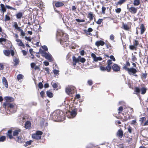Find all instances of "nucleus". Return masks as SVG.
I'll return each mask as SVG.
<instances>
[{"mask_svg": "<svg viewBox=\"0 0 148 148\" xmlns=\"http://www.w3.org/2000/svg\"><path fill=\"white\" fill-rule=\"evenodd\" d=\"M31 126L30 122L29 121H27L25 124V127L27 129H29Z\"/></svg>", "mask_w": 148, "mask_h": 148, "instance_id": "nucleus-19", "label": "nucleus"}, {"mask_svg": "<svg viewBox=\"0 0 148 148\" xmlns=\"http://www.w3.org/2000/svg\"><path fill=\"white\" fill-rule=\"evenodd\" d=\"M112 70L115 72H117L120 71L119 66L116 64H114L112 66Z\"/></svg>", "mask_w": 148, "mask_h": 148, "instance_id": "nucleus-7", "label": "nucleus"}, {"mask_svg": "<svg viewBox=\"0 0 148 148\" xmlns=\"http://www.w3.org/2000/svg\"><path fill=\"white\" fill-rule=\"evenodd\" d=\"M140 90L139 88L138 87H136L135 88V91L136 92L135 93V94H137L138 93H139L140 91Z\"/></svg>", "mask_w": 148, "mask_h": 148, "instance_id": "nucleus-34", "label": "nucleus"}, {"mask_svg": "<svg viewBox=\"0 0 148 148\" xmlns=\"http://www.w3.org/2000/svg\"><path fill=\"white\" fill-rule=\"evenodd\" d=\"M3 105L5 107L7 106L8 108H13L14 107V105L13 104L8 102L4 103L3 104Z\"/></svg>", "mask_w": 148, "mask_h": 148, "instance_id": "nucleus-9", "label": "nucleus"}, {"mask_svg": "<svg viewBox=\"0 0 148 148\" xmlns=\"http://www.w3.org/2000/svg\"><path fill=\"white\" fill-rule=\"evenodd\" d=\"M123 110V108L121 106L119 107V108L118 109V111L119 112H118L119 114L120 113H121L122 112V111Z\"/></svg>", "mask_w": 148, "mask_h": 148, "instance_id": "nucleus-48", "label": "nucleus"}, {"mask_svg": "<svg viewBox=\"0 0 148 148\" xmlns=\"http://www.w3.org/2000/svg\"><path fill=\"white\" fill-rule=\"evenodd\" d=\"M42 48L45 51H47L48 50V48L47 46L46 45H44L42 47Z\"/></svg>", "mask_w": 148, "mask_h": 148, "instance_id": "nucleus-54", "label": "nucleus"}, {"mask_svg": "<svg viewBox=\"0 0 148 148\" xmlns=\"http://www.w3.org/2000/svg\"><path fill=\"white\" fill-rule=\"evenodd\" d=\"M32 137L33 138L36 140L40 139L41 138V136H39L36 134H32Z\"/></svg>", "mask_w": 148, "mask_h": 148, "instance_id": "nucleus-16", "label": "nucleus"}, {"mask_svg": "<svg viewBox=\"0 0 148 148\" xmlns=\"http://www.w3.org/2000/svg\"><path fill=\"white\" fill-rule=\"evenodd\" d=\"M68 39V36L66 34H63L60 40V44L63 45V47H67L68 45V43H66Z\"/></svg>", "mask_w": 148, "mask_h": 148, "instance_id": "nucleus-3", "label": "nucleus"}, {"mask_svg": "<svg viewBox=\"0 0 148 148\" xmlns=\"http://www.w3.org/2000/svg\"><path fill=\"white\" fill-rule=\"evenodd\" d=\"M108 65H110L112 64V60H109L107 61Z\"/></svg>", "mask_w": 148, "mask_h": 148, "instance_id": "nucleus-57", "label": "nucleus"}, {"mask_svg": "<svg viewBox=\"0 0 148 148\" xmlns=\"http://www.w3.org/2000/svg\"><path fill=\"white\" fill-rule=\"evenodd\" d=\"M106 10V8L105 7L103 6L102 8V13L103 14L105 13V11Z\"/></svg>", "mask_w": 148, "mask_h": 148, "instance_id": "nucleus-50", "label": "nucleus"}, {"mask_svg": "<svg viewBox=\"0 0 148 148\" xmlns=\"http://www.w3.org/2000/svg\"><path fill=\"white\" fill-rule=\"evenodd\" d=\"M79 62H80L82 63H84L86 61L85 59L83 58H81L80 56H79Z\"/></svg>", "mask_w": 148, "mask_h": 148, "instance_id": "nucleus-30", "label": "nucleus"}, {"mask_svg": "<svg viewBox=\"0 0 148 148\" xmlns=\"http://www.w3.org/2000/svg\"><path fill=\"white\" fill-rule=\"evenodd\" d=\"M2 82L3 84L7 88L8 87V85L7 81L6 78L4 77H3Z\"/></svg>", "mask_w": 148, "mask_h": 148, "instance_id": "nucleus-10", "label": "nucleus"}, {"mask_svg": "<svg viewBox=\"0 0 148 148\" xmlns=\"http://www.w3.org/2000/svg\"><path fill=\"white\" fill-rule=\"evenodd\" d=\"M105 68L106 67L102 66H101L100 67V70L102 71H104L106 70Z\"/></svg>", "mask_w": 148, "mask_h": 148, "instance_id": "nucleus-53", "label": "nucleus"}, {"mask_svg": "<svg viewBox=\"0 0 148 148\" xmlns=\"http://www.w3.org/2000/svg\"><path fill=\"white\" fill-rule=\"evenodd\" d=\"M52 116L53 119L56 121H61L64 120V116L63 112L59 110L54 112L52 114Z\"/></svg>", "mask_w": 148, "mask_h": 148, "instance_id": "nucleus-1", "label": "nucleus"}, {"mask_svg": "<svg viewBox=\"0 0 148 148\" xmlns=\"http://www.w3.org/2000/svg\"><path fill=\"white\" fill-rule=\"evenodd\" d=\"M64 4L62 2L58 1L55 3V5L57 7H61L64 5Z\"/></svg>", "mask_w": 148, "mask_h": 148, "instance_id": "nucleus-12", "label": "nucleus"}, {"mask_svg": "<svg viewBox=\"0 0 148 148\" xmlns=\"http://www.w3.org/2000/svg\"><path fill=\"white\" fill-rule=\"evenodd\" d=\"M36 64L34 63H32L31 64V66L32 68H34Z\"/></svg>", "mask_w": 148, "mask_h": 148, "instance_id": "nucleus-64", "label": "nucleus"}, {"mask_svg": "<svg viewBox=\"0 0 148 148\" xmlns=\"http://www.w3.org/2000/svg\"><path fill=\"white\" fill-rule=\"evenodd\" d=\"M10 20V18L9 16L6 15L5 16V21H8Z\"/></svg>", "mask_w": 148, "mask_h": 148, "instance_id": "nucleus-43", "label": "nucleus"}, {"mask_svg": "<svg viewBox=\"0 0 148 148\" xmlns=\"http://www.w3.org/2000/svg\"><path fill=\"white\" fill-rule=\"evenodd\" d=\"M127 0H120L119 1L116 3V5H121L125 2Z\"/></svg>", "mask_w": 148, "mask_h": 148, "instance_id": "nucleus-29", "label": "nucleus"}, {"mask_svg": "<svg viewBox=\"0 0 148 148\" xmlns=\"http://www.w3.org/2000/svg\"><path fill=\"white\" fill-rule=\"evenodd\" d=\"M134 44L135 46H137L139 44V43L137 40H135L134 42Z\"/></svg>", "mask_w": 148, "mask_h": 148, "instance_id": "nucleus-62", "label": "nucleus"}, {"mask_svg": "<svg viewBox=\"0 0 148 148\" xmlns=\"http://www.w3.org/2000/svg\"><path fill=\"white\" fill-rule=\"evenodd\" d=\"M32 142V141L31 140H30L29 141H27L26 142V143H25L24 145V146L26 147L28 145H30L31 144Z\"/></svg>", "mask_w": 148, "mask_h": 148, "instance_id": "nucleus-31", "label": "nucleus"}, {"mask_svg": "<svg viewBox=\"0 0 148 148\" xmlns=\"http://www.w3.org/2000/svg\"><path fill=\"white\" fill-rule=\"evenodd\" d=\"M23 75L21 74H19L17 76V79L18 81L23 79Z\"/></svg>", "mask_w": 148, "mask_h": 148, "instance_id": "nucleus-33", "label": "nucleus"}, {"mask_svg": "<svg viewBox=\"0 0 148 148\" xmlns=\"http://www.w3.org/2000/svg\"><path fill=\"white\" fill-rule=\"evenodd\" d=\"M105 42L102 40L97 41L95 43V45L97 46H99L100 45L103 46Z\"/></svg>", "mask_w": 148, "mask_h": 148, "instance_id": "nucleus-13", "label": "nucleus"}, {"mask_svg": "<svg viewBox=\"0 0 148 148\" xmlns=\"http://www.w3.org/2000/svg\"><path fill=\"white\" fill-rule=\"evenodd\" d=\"M88 84L91 86L93 84V82L92 80H89L88 81Z\"/></svg>", "mask_w": 148, "mask_h": 148, "instance_id": "nucleus-58", "label": "nucleus"}, {"mask_svg": "<svg viewBox=\"0 0 148 148\" xmlns=\"http://www.w3.org/2000/svg\"><path fill=\"white\" fill-rule=\"evenodd\" d=\"M103 20L102 19H99L96 23L98 24H100L102 21Z\"/></svg>", "mask_w": 148, "mask_h": 148, "instance_id": "nucleus-49", "label": "nucleus"}, {"mask_svg": "<svg viewBox=\"0 0 148 148\" xmlns=\"http://www.w3.org/2000/svg\"><path fill=\"white\" fill-rule=\"evenodd\" d=\"M4 54L6 56H8L10 54V51L9 50H5L3 51Z\"/></svg>", "mask_w": 148, "mask_h": 148, "instance_id": "nucleus-23", "label": "nucleus"}, {"mask_svg": "<svg viewBox=\"0 0 148 148\" xmlns=\"http://www.w3.org/2000/svg\"><path fill=\"white\" fill-rule=\"evenodd\" d=\"M88 17L89 18L90 21L93 19V14L92 12H90L88 14Z\"/></svg>", "mask_w": 148, "mask_h": 148, "instance_id": "nucleus-26", "label": "nucleus"}, {"mask_svg": "<svg viewBox=\"0 0 148 148\" xmlns=\"http://www.w3.org/2000/svg\"><path fill=\"white\" fill-rule=\"evenodd\" d=\"M70 115L68 116L69 118H73L75 116L77 113L76 110H72L71 111L69 112Z\"/></svg>", "mask_w": 148, "mask_h": 148, "instance_id": "nucleus-6", "label": "nucleus"}, {"mask_svg": "<svg viewBox=\"0 0 148 148\" xmlns=\"http://www.w3.org/2000/svg\"><path fill=\"white\" fill-rule=\"evenodd\" d=\"M42 132L40 131H36V134L39 136H41V135L42 134Z\"/></svg>", "mask_w": 148, "mask_h": 148, "instance_id": "nucleus-39", "label": "nucleus"}, {"mask_svg": "<svg viewBox=\"0 0 148 148\" xmlns=\"http://www.w3.org/2000/svg\"><path fill=\"white\" fill-rule=\"evenodd\" d=\"M128 131L130 133H131L132 132V128L130 127H129L128 128Z\"/></svg>", "mask_w": 148, "mask_h": 148, "instance_id": "nucleus-63", "label": "nucleus"}, {"mask_svg": "<svg viewBox=\"0 0 148 148\" xmlns=\"http://www.w3.org/2000/svg\"><path fill=\"white\" fill-rule=\"evenodd\" d=\"M39 53L42 56L48 60L49 62H52L53 61V59L50 53H47L40 49L39 50Z\"/></svg>", "mask_w": 148, "mask_h": 148, "instance_id": "nucleus-2", "label": "nucleus"}, {"mask_svg": "<svg viewBox=\"0 0 148 148\" xmlns=\"http://www.w3.org/2000/svg\"><path fill=\"white\" fill-rule=\"evenodd\" d=\"M21 34L20 36H21L22 37H23L25 35V33L23 31V30H22V31H21Z\"/></svg>", "mask_w": 148, "mask_h": 148, "instance_id": "nucleus-56", "label": "nucleus"}, {"mask_svg": "<svg viewBox=\"0 0 148 148\" xmlns=\"http://www.w3.org/2000/svg\"><path fill=\"white\" fill-rule=\"evenodd\" d=\"M147 90V89L146 88L144 87H142L140 89L141 94L142 95L145 94Z\"/></svg>", "mask_w": 148, "mask_h": 148, "instance_id": "nucleus-21", "label": "nucleus"}, {"mask_svg": "<svg viewBox=\"0 0 148 148\" xmlns=\"http://www.w3.org/2000/svg\"><path fill=\"white\" fill-rule=\"evenodd\" d=\"M123 131L121 130H119L117 132V134L118 136L121 137H122L123 135Z\"/></svg>", "mask_w": 148, "mask_h": 148, "instance_id": "nucleus-25", "label": "nucleus"}, {"mask_svg": "<svg viewBox=\"0 0 148 148\" xmlns=\"http://www.w3.org/2000/svg\"><path fill=\"white\" fill-rule=\"evenodd\" d=\"M13 26L14 27V28L16 29H17L18 27V25H17V23L16 22H15L14 23V25H13Z\"/></svg>", "mask_w": 148, "mask_h": 148, "instance_id": "nucleus-55", "label": "nucleus"}, {"mask_svg": "<svg viewBox=\"0 0 148 148\" xmlns=\"http://www.w3.org/2000/svg\"><path fill=\"white\" fill-rule=\"evenodd\" d=\"M21 132V130L19 129H18L17 130H15L13 132V136H17Z\"/></svg>", "mask_w": 148, "mask_h": 148, "instance_id": "nucleus-17", "label": "nucleus"}, {"mask_svg": "<svg viewBox=\"0 0 148 148\" xmlns=\"http://www.w3.org/2000/svg\"><path fill=\"white\" fill-rule=\"evenodd\" d=\"M0 5L1 8V10L2 11L3 13L5 12L6 11V8L5 5L2 3H1Z\"/></svg>", "mask_w": 148, "mask_h": 148, "instance_id": "nucleus-20", "label": "nucleus"}, {"mask_svg": "<svg viewBox=\"0 0 148 148\" xmlns=\"http://www.w3.org/2000/svg\"><path fill=\"white\" fill-rule=\"evenodd\" d=\"M72 59L73 62H79V58H76V57L74 56H73Z\"/></svg>", "mask_w": 148, "mask_h": 148, "instance_id": "nucleus-37", "label": "nucleus"}, {"mask_svg": "<svg viewBox=\"0 0 148 148\" xmlns=\"http://www.w3.org/2000/svg\"><path fill=\"white\" fill-rule=\"evenodd\" d=\"M93 30L91 28L89 27L88 28L87 30H84V31L85 32H87L88 33H89L92 32V31Z\"/></svg>", "mask_w": 148, "mask_h": 148, "instance_id": "nucleus-40", "label": "nucleus"}, {"mask_svg": "<svg viewBox=\"0 0 148 148\" xmlns=\"http://www.w3.org/2000/svg\"><path fill=\"white\" fill-rule=\"evenodd\" d=\"M23 13L22 12H19L16 14V18L17 19H21L22 17Z\"/></svg>", "mask_w": 148, "mask_h": 148, "instance_id": "nucleus-18", "label": "nucleus"}, {"mask_svg": "<svg viewBox=\"0 0 148 148\" xmlns=\"http://www.w3.org/2000/svg\"><path fill=\"white\" fill-rule=\"evenodd\" d=\"M105 45L106 46L107 48H110V49L112 48V47L109 43H105Z\"/></svg>", "mask_w": 148, "mask_h": 148, "instance_id": "nucleus-41", "label": "nucleus"}, {"mask_svg": "<svg viewBox=\"0 0 148 148\" xmlns=\"http://www.w3.org/2000/svg\"><path fill=\"white\" fill-rule=\"evenodd\" d=\"M140 28L141 29V34H143L145 30V27L144 26V25L142 24L140 26Z\"/></svg>", "mask_w": 148, "mask_h": 148, "instance_id": "nucleus-22", "label": "nucleus"}, {"mask_svg": "<svg viewBox=\"0 0 148 148\" xmlns=\"http://www.w3.org/2000/svg\"><path fill=\"white\" fill-rule=\"evenodd\" d=\"M7 136H8L10 139H11L13 138V137L12 135V130H9L8 131Z\"/></svg>", "mask_w": 148, "mask_h": 148, "instance_id": "nucleus-15", "label": "nucleus"}, {"mask_svg": "<svg viewBox=\"0 0 148 148\" xmlns=\"http://www.w3.org/2000/svg\"><path fill=\"white\" fill-rule=\"evenodd\" d=\"M6 137L4 136H2L0 137V142H3L5 140Z\"/></svg>", "mask_w": 148, "mask_h": 148, "instance_id": "nucleus-36", "label": "nucleus"}, {"mask_svg": "<svg viewBox=\"0 0 148 148\" xmlns=\"http://www.w3.org/2000/svg\"><path fill=\"white\" fill-rule=\"evenodd\" d=\"M123 29L125 30H127L129 29L127 25L126 24H124V23H123Z\"/></svg>", "mask_w": 148, "mask_h": 148, "instance_id": "nucleus-38", "label": "nucleus"}, {"mask_svg": "<svg viewBox=\"0 0 148 148\" xmlns=\"http://www.w3.org/2000/svg\"><path fill=\"white\" fill-rule=\"evenodd\" d=\"M140 3V2L139 0H134L133 4L135 6H137Z\"/></svg>", "mask_w": 148, "mask_h": 148, "instance_id": "nucleus-28", "label": "nucleus"}, {"mask_svg": "<svg viewBox=\"0 0 148 148\" xmlns=\"http://www.w3.org/2000/svg\"><path fill=\"white\" fill-rule=\"evenodd\" d=\"M75 91V88L71 86H68L65 89L66 93L69 95L74 93Z\"/></svg>", "mask_w": 148, "mask_h": 148, "instance_id": "nucleus-5", "label": "nucleus"}, {"mask_svg": "<svg viewBox=\"0 0 148 148\" xmlns=\"http://www.w3.org/2000/svg\"><path fill=\"white\" fill-rule=\"evenodd\" d=\"M110 58L113 61H115V60H116L115 59L113 56H112V55L110 56Z\"/></svg>", "mask_w": 148, "mask_h": 148, "instance_id": "nucleus-61", "label": "nucleus"}, {"mask_svg": "<svg viewBox=\"0 0 148 148\" xmlns=\"http://www.w3.org/2000/svg\"><path fill=\"white\" fill-rule=\"evenodd\" d=\"M102 60V58L100 57H95L94 58V60L95 62H97L98 60Z\"/></svg>", "mask_w": 148, "mask_h": 148, "instance_id": "nucleus-32", "label": "nucleus"}, {"mask_svg": "<svg viewBox=\"0 0 148 148\" xmlns=\"http://www.w3.org/2000/svg\"><path fill=\"white\" fill-rule=\"evenodd\" d=\"M13 61L15 62V64L14 65V66H16L18 64L19 62L18 59L17 58H15L14 60Z\"/></svg>", "mask_w": 148, "mask_h": 148, "instance_id": "nucleus-27", "label": "nucleus"}, {"mask_svg": "<svg viewBox=\"0 0 148 148\" xmlns=\"http://www.w3.org/2000/svg\"><path fill=\"white\" fill-rule=\"evenodd\" d=\"M130 65V63L128 61H127L126 62V63L125 65L124 66H126L127 67V66H129Z\"/></svg>", "mask_w": 148, "mask_h": 148, "instance_id": "nucleus-59", "label": "nucleus"}, {"mask_svg": "<svg viewBox=\"0 0 148 148\" xmlns=\"http://www.w3.org/2000/svg\"><path fill=\"white\" fill-rule=\"evenodd\" d=\"M121 11V8H117L115 10L116 12L117 13H119Z\"/></svg>", "mask_w": 148, "mask_h": 148, "instance_id": "nucleus-52", "label": "nucleus"}, {"mask_svg": "<svg viewBox=\"0 0 148 148\" xmlns=\"http://www.w3.org/2000/svg\"><path fill=\"white\" fill-rule=\"evenodd\" d=\"M53 72L54 75H56L57 74H59V71L56 69H54L53 70Z\"/></svg>", "mask_w": 148, "mask_h": 148, "instance_id": "nucleus-42", "label": "nucleus"}, {"mask_svg": "<svg viewBox=\"0 0 148 148\" xmlns=\"http://www.w3.org/2000/svg\"><path fill=\"white\" fill-rule=\"evenodd\" d=\"M5 99L6 101V102L8 103L12 102L14 100V99L13 97H5Z\"/></svg>", "mask_w": 148, "mask_h": 148, "instance_id": "nucleus-11", "label": "nucleus"}, {"mask_svg": "<svg viewBox=\"0 0 148 148\" xmlns=\"http://www.w3.org/2000/svg\"><path fill=\"white\" fill-rule=\"evenodd\" d=\"M46 94L47 96L50 98H51L53 97V95L52 93L49 91H47L46 92Z\"/></svg>", "mask_w": 148, "mask_h": 148, "instance_id": "nucleus-24", "label": "nucleus"}, {"mask_svg": "<svg viewBox=\"0 0 148 148\" xmlns=\"http://www.w3.org/2000/svg\"><path fill=\"white\" fill-rule=\"evenodd\" d=\"M75 20L77 22L79 23L84 22L85 21V20L84 19L80 20L79 19H76Z\"/></svg>", "mask_w": 148, "mask_h": 148, "instance_id": "nucleus-45", "label": "nucleus"}, {"mask_svg": "<svg viewBox=\"0 0 148 148\" xmlns=\"http://www.w3.org/2000/svg\"><path fill=\"white\" fill-rule=\"evenodd\" d=\"M4 67L3 64L0 63V70H2L4 69Z\"/></svg>", "mask_w": 148, "mask_h": 148, "instance_id": "nucleus-51", "label": "nucleus"}, {"mask_svg": "<svg viewBox=\"0 0 148 148\" xmlns=\"http://www.w3.org/2000/svg\"><path fill=\"white\" fill-rule=\"evenodd\" d=\"M105 68L106 70H107V71L108 72H110L111 69L110 66L108 65H107V66Z\"/></svg>", "mask_w": 148, "mask_h": 148, "instance_id": "nucleus-35", "label": "nucleus"}, {"mask_svg": "<svg viewBox=\"0 0 148 148\" xmlns=\"http://www.w3.org/2000/svg\"><path fill=\"white\" fill-rule=\"evenodd\" d=\"M52 86L53 88H56L58 87V85L57 84L55 83L52 82L51 83Z\"/></svg>", "mask_w": 148, "mask_h": 148, "instance_id": "nucleus-44", "label": "nucleus"}, {"mask_svg": "<svg viewBox=\"0 0 148 148\" xmlns=\"http://www.w3.org/2000/svg\"><path fill=\"white\" fill-rule=\"evenodd\" d=\"M16 41L18 42H19V43H18V45L20 46H22L23 47H25V45L22 42V41L19 39H17L16 40Z\"/></svg>", "mask_w": 148, "mask_h": 148, "instance_id": "nucleus-14", "label": "nucleus"}, {"mask_svg": "<svg viewBox=\"0 0 148 148\" xmlns=\"http://www.w3.org/2000/svg\"><path fill=\"white\" fill-rule=\"evenodd\" d=\"M38 87L40 89H42L43 87V85L41 82H40L38 84Z\"/></svg>", "mask_w": 148, "mask_h": 148, "instance_id": "nucleus-47", "label": "nucleus"}, {"mask_svg": "<svg viewBox=\"0 0 148 148\" xmlns=\"http://www.w3.org/2000/svg\"><path fill=\"white\" fill-rule=\"evenodd\" d=\"M34 69L35 70H38L39 71L40 70L39 67L36 65H35Z\"/></svg>", "mask_w": 148, "mask_h": 148, "instance_id": "nucleus-60", "label": "nucleus"}, {"mask_svg": "<svg viewBox=\"0 0 148 148\" xmlns=\"http://www.w3.org/2000/svg\"><path fill=\"white\" fill-rule=\"evenodd\" d=\"M123 69L127 71L128 74L130 75H132L133 74L132 73L135 74L137 72L135 69L132 67L129 68L127 67H126V66H123Z\"/></svg>", "mask_w": 148, "mask_h": 148, "instance_id": "nucleus-4", "label": "nucleus"}, {"mask_svg": "<svg viewBox=\"0 0 148 148\" xmlns=\"http://www.w3.org/2000/svg\"><path fill=\"white\" fill-rule=\"evenodd\" d=\"M17 141L19 143H22V138L21 137H18Z\"/></svg>", "mask_w": 148, "mask_h": 148, "instance_id": "nucleus-46", "label": "nucleus"}, {"mask_svg": "<svg viewBox=\"0 0 148 148\" xmlns=\"http://www.w3.org/2000/svg\"><path fill=\"white\" fill-rule=\"evenodd\" d=\"M137 10V8L132 7L129 8V11L133 14L136 13Z\"/></svg>", "mask_w": 148, "mask_h": 148, "instance_id": "nucleus-8", "label": "nucleus"}]
</instances>
